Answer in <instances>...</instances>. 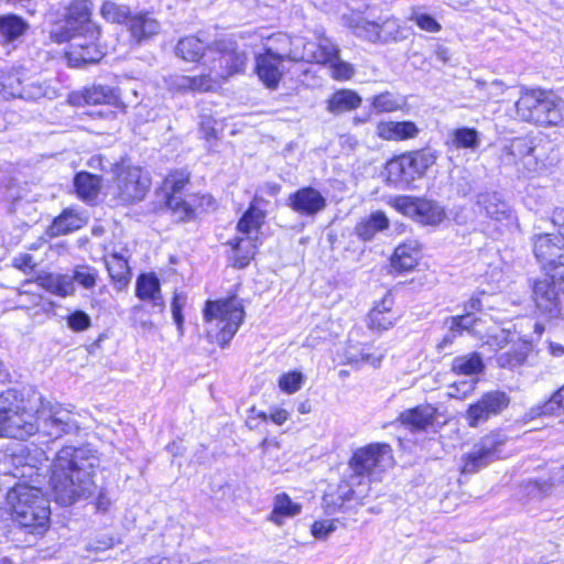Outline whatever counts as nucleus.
I'll return each mask as SVG.
<instances>
[{
  "mask_svg": "<svg viewBox=\"0 0 564 564\" xmlns=\"http://www.w3.org/2000/svg\"><path fill=\"white\" fill-rule=\"evenodd\" d=\"M186 304V296L182 293H175L171 308H172V315L173 319L177 326V330L180 335H183V324H184V317L182 314V310Z\"/></svg>",
  "mask_w": 564,
  "mask_h": 564,
  "instance_id": "59",
  "label": "nucleus"
},
{
  "mask_svg": "<svg viewBox=\"0 0 564 564\" xmlns=\"http://www.w3.org/2000/svg\"><path fill=\"white\" fill-rule=\"evenodd\" d=\"M288 205L297 214L314 217L326 208V198L323 194L311 186L302 187L291 194Z\"/></svg>",
  "mask_w": 564,
  "mask_h": 564,
  "instance_id": "20",
  "label": "nucleus"
},
{
  "mask_svg": "<svg viewBox=\"0 0 564 564\" xmlns=\"http://www.w3.org/2000/svg\"><path fill=\"white\" fill-rule=\"evenodd\" d=\"M410 20L423 31L436 33L441 30V24L431 15L414 11Z\"/></svg>",
  "mask_w": 564,
  "mask_h": 564,
  "instance_id": "58",
  "label": "nucleus"
},
{
  "mask_svg": "<svg viewBox=\"0 0 564 564\" xmlns=\"http://www.w3.org/2000/svg\"><path fill=\"white\" fill-rule=\"evenodd\" d=\"M86 224L85 217L73 208L65 209L56 217L50 227L51 236H61L82 228Z\"/></svg>",
  "mask_w": 564,
  "mask_h": 564,
  "instance_id": "36",
  "label": "nucleus"
},
{
  "mask_svg": "<svg viewBox=\"0 0 564 564\" xmlns=\"http://www.w3.org/2000/svg\"><path fill=\"white\" fill-rule=\"evenodd\" d=\"M304 381L305 377L301 371H289L280 377L279 388L288 394H293L301 390Z\"/></svg>",
  "mask_w": 564,
  "mask_h": 564,
  "instance_id": "54",
  "label": "nucleus"
},
{
  "mask_svg": "<svg viewBox=\"0 0 564 564\" xmlns=\"http://www.w3.org/2000/svg\"><path fill=\"white\" fill-rule=\"evenodd\" d=\"M476 203L487 217L496 221L511 223L514 220L511 208L498 193H481L477 196Z\"/></svg>",
  "mask_w": 564,
  "mask_h": 564,
  "instance_id": "27",
  "label": "nucleus"
},
{
  "mask_svg": "<svg viewBox=\"0 0 564 564\" xmlns=\"http://www.w3.org/2000/svg\"><path fill=\"white\" fill-rule=\"evenodd\" d=\"M505 436L500 433H491L486 435L479 443L478 457L485 458L500 452V448L505 444Z\"/></svg>",
  "mask_w": 564,
  "mask_h": 564,
  "instance_id": "51",
  "label": "nucleus"
},
{
  "mask_svg": "<svg viewBox=\"0 0 564 564\" xmlns=\"http://www.w3.org/2000/svg\"><path fill=\"white\" fill-rule=\"evenodd\" d=\"M361 97L351 89L335 91L327 101V110L330 113H341L357 109L361 105Z\"/></svg>",
  "mask_w": 564,
  "mask_h": 564,
  "instance_id": "37",
  "label": "nucleus"
},
{
  "mask_svg": "<svg viewBox=\"0 0 564 564\" xmlns=\"http://www.w3.org/2000/svg\"><path fill=\"white\" fill-rule=\"evenodd\" d=\"M480 134L474 128H458L451 133V143L455 149L476 151L480 147Z\"/></svg>",
  "mask_w": 564,
  "mask_h": 564,
  "instance_id": "43",
  "label": "nucleus"
},
{
  "mask_svg": "<svg viewBox=\"0 0 564 564\" xmlns=\"http://www.w3.org/2000/svg\"><path fill=\"white\" fill-rule=\"evenodd\" d=\"M557 235L535 234L532 237L533 252L543 272L555 273L564 264V209L556 208L551 217Z\"/></svg>",
  "mask_w": 564,
  "mask_h": 564,
  "instance_id": "12",
  "label": "nucleus"
},
{
  "mask_svg": "<svg viewBox=\"0 0 564 564\" xmlns=\"http://www.w3.org/2000/svg\"><path fill=\"white\" fill-rule=\"evenodd\" d=\"M40 405L35 417L28 411L9 415L6 424H0V436L24 438L42 427L50 436L59 437L79 429L70 411L58 403L39 398Z\"/></svg>",
  "mask_w": 564,
  "mask_h": 564,
  "instance_id": "2",
  "label": "nucleus"
},
{
  "mask_svg": "<svg viewBox=\"0 0 564 564\" xmlns=\"http://www.w3.org/2000/svg\"><path fill=\"white\" fill-rule=\"evenodd\" d=\"M412 183L422 177L434 165L435 154L430 150L413 151L403 154Z\"/></svg>",
  "mask_w": 564,
  "mask_h": 564,
  "instance_id": "32",
  "label": "nucleus"
},
{
  "mask_svg": "<svg viewBox=\"0 0 564 564\" xmlns=\"http://www.w3.org/2000/svg\"><path fill=\"white\" fill-rule=\"evenodd\" d=\"M67 326L73 332H84L91 326L90 316L84 311H75L67 316Z\"/></svg>",
  "mask_w": 564,
  "mask_h": 564,
  "instance_id": "56",
  "label": "nucleus"
},
{
  "mask_svg": "<svg viewBox=\"0 0 564 564\" xmlns=\"http://www.w3.org/2000/svg\"><path fill=\"white\" fill-rule=\"evenodd\" d=\"M477 319L468 313L458 316H452L447 319V323H451L452 332H459L462 334L464 330H469L476 324Z\"/></svg>",
  "mask_w": 564,
  "mask_h": 564,
  "instance_id": "60",
  "label": "nucleus"
},
{
  "mask_svg": "<svg viewBox=\"0 0 564 564\" xmlns=\"http://www.w3.org/2000/svg\"><path fill=\"white\" fill-rule=\"evenodd\" d=\"M386 181L398 188H406L412 184L403 154L389 160L384 166Z\"/></svg>",
  "mask_w": 564,
  "mask_h": 564,
  "instance_id": "35",
  "label": "nucleus"
},
{
  "mask_svg": "<svg viewBox=\"0 0 564 564\" xmlns=\"http://www.w3.org/2000/svg\"><path fill=\"white\" fill-rule=\"evenodd\" d=\"M100 31L98 26H89L86 33L68 34L57 30L51 31V36L56 42L69 41V50L66 52L68 64L80 67L85 64H94L101 59L102 52L97 45Z\"/></svg>",
  "mask_w": 564,
  "mask_h": 564,
  "instance_id": "14",
  "label": "nucleus"
},
{
  "mask_svg": "<svg viewBox=\"0 0 564 564\" xmlns=\"http://www.w3.org/2000/svg\"><path fill=\"white\" fill-rule=\"evenodd\" d=\"M436 410L430 404H421L415 408L402 411L399 416V423L411 432L426 431L433 425Z\"/></svg>",
  "mask_w": 564,
  "mask_h": 564,
  "instance_id": "25",
  "label": "nucleus"
},
{
  "mask_svg": "<svg viewBox=\"0 0 564 564\" xmlns=\"http://www.w3.org/2000/svg\"><path fill=\"white\" fill-rule=\"evenodd\" d=\"M302 510V506L292 501L285 492L278 494L273 499V509L269 516V520L281 527L285 518H293Z\"/></svg>",
  "mask_w": 564,
  "mask_h": 564,
  "instance_id": "34",
  "label": "nucleus"
},
{
  "mask_svg": "<svg viewBox=\"0 0 564 564\" xmlns=\"http://www.w3.org/2000/svg\"><path fill=\"white\" fill-rule=\"evenodd\" d=\"M175 51L184 61H203L221 78L245 72L248 61L247 52L231 39H219L206 44L200 37L185 36L178 41Z\"/></svg>",
  "mask_w": 564,
  "mask_h": 564,
  "instance_id": "1",
  "label": "nucleus"
},
{
  "mask_svg": "<svg viewBox=\"0 0 564 564\" xmlns=\"http://www.w3.org/2000/svg\"><path fill=\"white\" fill-rule=\"evenodd\" d=\"M370 102L377 113H384L401 110L405 105V99L390 91H384L373 96Z\"/></svg>",
  "mask_w": 564,
  "mask_h": 564,
  "instance_id": "46",
  "label": "nucleus"
},
{
  "mask_svg": "<svg viewBox=\"0 0 564 564\" xmlns=\"http://www.w3.org/2000/svg\"><path fill=\"white\" fill-rule=\"evenodd\" d=\"M378 460H345L338 464V470L344 475L345 486L338 488L337 494H326L323 498L324 509L333 514L344 508L345 501L355 496L352 487L361 485L365 477L373 476V469Z\"/></svg>",
  "mask_w": 564,
  "mask_h": 564,
  "instance_id": "13",
  "label": "nucleus"
},
{
  "mask_svg": "<svg viewBox=\"0 0 564 564\" xmlns=\"http://www.w3.org/2000/svg\"><path fill=\"white\" fill-rule=\"evenodd\" d=\"M264 218L265 213L252 203L238 221L237 236L229 241V261L234 267L246 268L254 258Z\"/></svg>",
  "mask_w": 564,
  "mask_h": 564,
  "instance_id": "9",
  "label": "nucleus"
},
{
  "mask_svg": "<svg viewBox=\"0 0 564 564\" xmlns=\"http://www.w3.org/2000/svg\"><path fill=\"white\" fill-rule=\"evenodd\" d=\"M401 317L394 308V300L390 294L377 303L368 314V327L372 330L383 332L391 328Z\"/></svg>",
  "mask_w": 564,
  "mask_h": 564,
  "instance_id": "23",
  "label": "nucleus"
},
{
  "mask_svg": "<svg viewBox=\"0 0 564 564\" xmlns=\"http://www.w3.org/2000/svg\"><path fill=\"white\" fill-rule=\"evenodd\" d=\"M150 186L147 175L138 167H131L122 171L118 175L117 187L118 196L126 203H132L143 199Z\"/></svg>",
  "mask_w": 564,
  "mask_h": 564,
  "instance_id": "19",
  "label": "nucleus"
},
{
  "mask_svg": "<svg viewBox=\"0 0 564 564\" xmlns=\"http://www.w3.org/2000/svg\"><path fill=\"white\" fill-rule=\"evenodd\" d=\"M15 520L32 533H42L50 522L51 509L39 488L21 484L8 494Z\"/></svg>",
  "mask_w": 564,
  "mask_h": 564,
  "instance_id": "6",
  "label": "nucleus"
},
{
  "mask_svg": "<svg viewBox=\"0 0 564 564\" xmlns=\"http://www.w3.org/2000/svg\"><path fill=\"white\" fill-rule=\"evenodd\" d=\"M90 449L86 446H64L55 458H89Z\"/></svg>",
  "mask_w": 564,
  "mask_h": 564,
  "instance_id": "61",
  "label": "nucleus"
},
{
  "mask_svg": "<svg viewBox=\"0 0 564 564\" xmlns=\"http://www.w3.org/2000/svg\"><path fill=\"white\" fill-rule=\"evenodd\" d=\"M484 367L481 357L476 352L455 357L452 361V370L456 375L474 377L482 372Z\"/></svg>",
  "mask_w": 564,
  "mask_h": 564,
  "instance_id": "40",
  "label": "nucleus"
},
{
  "mask_svg": "<svg viewBox=\"0 0 564 564\" xmlns=\"http://www.w3.org/2000/svg\"><path fill=\"white\" fill-rule=\"evenodd\" d=\"M147 308L144 304L134 305L131 310V318L133 324L144 332H152L154 329V323L145 317Z\"/></svg>",
  "mask_w": 564,
  "mask_h": 564,
  "instance_id": "57",
  "label": "nucleus"
},
{
  "mask_svg": "<svg viewBox=\"0 0 564 564\" xmlns=\"http://www.w3.org/2000/svg\"><path fill=\"white\" fill-rule=\"evenodd\" d=\"M421 257L420 245L415 240H409L399 245L391 258V265L399 271H410Z\"/></svg>",
  "mask_w": 564,
  "mask_h": 564,
  "instance_id": "28",
  "label": "nucleus"
},
{
  "mask_svg": "<svg viewBox=\"0 0 564 564\" xmlns=\"http://www.w3.org/2000/svg\"><path fill=\"white\" fill-rule=\"evenodd\" d=\"M554 482L549 479H535L521 482L516 490L517 500L523 505L529 506L532 503L542 502L546 498L551 497Z\"/></svg>",
  "mask_w": 564,
  "mask_h": 564,
  "instance_id": "26",
  "label": "nucleus"
},
{
  "mask_svg": "<svg viewBox=\"0 0 564 564\" xmlns=\"http://www.w3.org/2000/svg\"><path fill=\"white\" fill-rule=\"evenodd\" d=\"M219 77L215 75L191 76V91H207L213 88Z\"/></svg>",
  "mask_w": 564,
  "mask_h": 564,
  "instance_id": "63",
  "label": "nucleus"
},
{
  "mask_svg": "<svg viewBox=\"0 0 564 564\" xmlns=\"http://www.w3.org/2000/svg\"><path fill=\"white\" fill-rule=\"evenodd\" d=\"M380 44L400 42L406 39L405 29L399 19L391 15L379 22Z\"/></svg>",
  "mask_w": 564,
  "mask_h": 564,
  "instance_id": "45",
  "label": "nucleus"
},
{
  "mask_svg": "<svg viewBox=\"0 0 564 564\" xmlns=\"http://www.w3.org/2000/svg\"><path fill=\"white\" fill-rule=\"evenodd\" d=\"M89 26H97L90 20V7L87 0H74L66 13L63 25L56 24L53 30L68 34L86 33Z\"/></svg>",
  "mask_w": 564,
  "mask_h": 564,
  "instance_id": "21",
  "label": "nucleus"
},
{
  "mask_svg": "<svg viewBox=\"0 0 564 564\" xmlns=\"http://www.w3.org/2000/svg\"><path fill=\"white\" fill-rule=\"evenodd\" d=\"M500 160L505 165L514 166L525 177L540 175L547 170L546 159L529 135L507 140L501 147Z\"/></svg>",
  "mask_w": 564,
  "mask_h": 564,
  "instance_id": "10",
  "label": "nucleus"
},
{
  "mask_svg": "<svg viewBox=\"0 0 564 564\" xmlns=\"http://www.w3.org/2000/svg\"><path fill=\"white\" fill-rule=\"evenodd\" d=\"M531 348L527 340L514 341L508 350L497 355L496 361L500 368L514 369L523 365Z\"/></svg>",
  "mask_w": 564,
  "mask_h": 564,
  "instance_id": "33",
  "label": "nucleus"
},
{
  "mask_svg": "<svg viewBox=\"0 0 564 564\" xmlns=\"http://www.w3.org/2000/svg\"><path fill=\"white\" fill-rule=\"evenodd\" d=\"M23 411L26 410L17 390L8 389L0 393V424H6L9 415Z\"/></svg>",
  "mask_w": 564,
  "mask_h": 564,
  "instance_id": "44",
  "label": "nucleus"
},
{
  "mask_svg": "<svg viewBox=\"0 0 564 564\" xmlns=\"http://www.w3.org/2000/svg\"><path fill=\"white\" fill-rule=\"evenodd\" d=\"M516 115L521 121L557 126L564 122V99L540 89L525 90L516 102Z\"/></svg>",
  "mask_w": 564,
  "mask_h": 564,
  "instance_id": "7",
  "label": "nucleus"
},
{
  "mask_svg": "<svg viewBox=\"0 0 564 564\" xmlns=\"http://www.w3.org/2000/svg\"><path fill=\"white\" fill-rule=\"evenodd\" d=\"M68 102L77 107L105 104L122 110L126 108L118 89L102 85H94L83 90L70 93L68 95Z\"/></svg>",
  "mask_w": 564,
  "mask_h": 564,
  "instance_id": "18",
  "label": "nucleus"
},
{
  "mask_svg": "<svg viewBox=\"0 0 564 564\" xmlns=\"http://www.w3.org/2000/svg\"><path fill=\"white\" fill-rule=\"evenodd\" d=\"M100 14L108 22L121 24L129 22L130 9L124 4L107 0L101 4Z\"/></svg>",
  "mask_w": 564,
  "mask_h": 564,
  "instance_id": "48",
  "label": "nucleus"
},
{
  "mask_svg": "<svg viewBox=\"0 0 564 564\" xmlns=\"http://www.w3.org/2000/svg\"><path fill=\"white\" fill-rule=\"evenodd\" d=\"M135 296L142 302L150 303L152 313H163L165 310L160 280L154 273H142L138 276Z\"/></svg>",
  "mask_w": 564,
  "mask_h": 564,
  "instance_id": "22",
  "label": "nucleus"
},
{
  "mask_svg": "<svg viewBox=\"0 0 564 564\" xmlns=\"http://www.w3.org/2000/svg\"><path fill=\"white\" fill-rule=\"evenodd\" d=\"M73 283L77 282L82 288L90 290L96 285L98 279V270L89 265H78L75 268Z\"/></svg>",
  "mask_w": 564,
  "mask_h": 564,
  "instance_id": "52",
  "label": "nucleus"
},
{
  "mask_svg": "<svg viewBox=\"0 0 564 564\" xmlns=\"http://www.w3.org/2000/svg\"><path fill=\"white\" fill-rule=\"evenodd\" d=\"M36 281L42 289L61 297H66L75 292L73 279L68 274L45 273L39 275Z\"/></svg>",
  "mask_w": 564,
  "mask_h": 564,
  "instance_id": "30",
  "label": "nucleus"
},
{
  "mask_svg": "<svg viewBox=\"0 0 564 564\" xmlns=\"http://www.w3.org/2000/svg\"><path fill=\"white\" fill-rule=\"evenodd\" d=\"M337 519H325L312 524L311 533L317 540H326L337 529Z\"/></svg>",
  "mask_w": 564,
  "mask_h": 564,
  "instance_id": "55",
  "label": "nucleus"
},
{
  "mask_svg": "<svg viewBox=\"0 0 564 564\" xmlns=\"http://www.w3.org/2000/svg\"><path fill=\"white\" fill-rule=\"evenodd\" d=\"M93 468L88 460H53L50 482L54 500L66 507L90 495Z\"/></svg>",
  "mask_w": 564,
  "mask_h": 564,
  "instance_id": "4",
  "label": "nucleus"
},
{
  "mask_svg": "<svg viewBox=\"0 0 564 564\" xmlns=\"http://www.w3.org/2000/svg\"><path fill=\"white\" fill-rule=\"evenodd\" d=\"M564 409V386L560 388L552 398L544 404L542 413L546 414L555 409Z\"/></svg>",
  "mask_w": 564,
  "mask_h": 564,
  "instance_id": "64",
  "label": "nucleus"
},
{
  "mask_svg": "<svg viewBox=\"0 0 564 564\" xmlns=\"http://www.w3.org/2000/svg\"><path fill=\"white\" fill-rule=\"evenodd\" d=\"M188 180L189 174L184 170H178L170 173L162 185L166 206L178 221L188 220L194 216L191 197L184 198L182 195Z\"/></svg>",
  "mask_w": 564,
  "mask_h": 564,
  "instance_id": "15",
  "label": "nucleus"
},
{
  "mask_svg": "<svg viewBox=\"0 0 564 564\" xmlns=\"http://www.w3.org/2000/svg\"><path fill=\"white\" fill-rule=\"evenodd\" d=\"M391 205L399 213L423 225L435 226L445 218V210L441 205L424 198L398 196L392 200Z\"/></svg>",
  "mask_w": 564,
  "mask_h": 564,
  "instance_id": "16",
  "label": "nucleus"
},
{
  "mask_svg": "<svg viewBox=\"0 0 564 564\" xmlns=\"http://www.w3.org/2000/svg\"><path fill=\"white\" fill-rule=\"evenodd\" d=\"M22 84L20 76L15 73H8L1 77V94L3 98H20L22 94Z\"/></svg>",
  "mask_w": 564,
  "mask_h": 564,
  "instance_id": "49",
  "label": "nucleus"
},
{
  "mask_svg": "<svg viewBox=\"0 0 564 564\" xmlns=\"http://www.w3.org/2000/svg\"><path fill=\"white\" fill-rule=\"evenodd\" d=\"M242 40L253 39L252 45L262 44L264 47L263 54L256 56V69L260 80L271 89L278 87L283 76V61L301 62L292 57L296 48L295 42L301 36L290 37L286 34L278 33L274 35L265 36L262 33L254 32L246 36L241 34Z\"/></svg>",
  "mask_w": 564,
  "mask_h": 564,
  "instance_id": "3",
  "label": "nucleus"
},
{
  "mask_svg": "<svg viewBox=\"0 0 564 564\" xmlns=\"http://www.w3.org/2000/svg\"><path fill=\"white\" fill-rule=\"evenodd\" d=\"M420 129L413 121L380 120L376 124V135L384 141H405L417 137Z\"/></svg>",
  "mask_w": 564,
  "mask_h": 564,
  "instance_id": "24",
  "label": "nucleus"
},
{
  "mask_svg": "<svg viewBox=\"0 0 564 564\" xmlns=\"http://www.w3.org/2000/svg\"><path fill=\"white\" fill-rule=\"evenodd\" d=\"M74 186L82 199L91 202L99 193L100 180L90 173L80 172L75 176Z\"/></svg>",
  "mask_w": 564,
  "mask_h": 564,
  "instance_id": "41",
  "label": "nucleus"
},
{
  "mask_svg": "<svg viewBox=\"0 0 564 564\" xmlns=\"http://www.w3.org/2000/svg\"><path fill=\"white\" fill-rule=\"evenodd\" d=\"M295 45L293 58L303 59V62L307 63L328 65L332 77L337 80H348L354 76L355 69L352 65L339 58L338 46L328 37L317 34L315 42L299 39Z\"/></svg>",
  "mask_w": 564,
  "mask_h": 564,
  "instance_id": "8",
  "label": "nucleus"
},
{
  "mask_svg": "<svg viewBox=\"0 0 564 564\" xmlns=\"http://www.w3.org/2000/svg\"><path fill=\"white\" fill-rule=\"evenodd\" d=\"M510 403L509 395L499 390L489 391L475 403L470 404L466 412V420L471 427L487 422L491 416L500 414Z\"/></svg>",
  "mask_w": 564,
  "mask_h": 564,
  "instance_id": "17",
  "label": "nucleus"
},
{
  "mask_svg": "<svg viewBox=\"0 0 564 564\" xmlns=\"http://www.w3.org/2000/svg\"><path fill=\"white\" fill-rule=\"evenodd\" d=\"M389 227V219L383 212L377 210L362 218L356 226V234L362 240H371L377 232Z\"/></svg>",
  "mask_w": 564,
  "mask_h": 564,
  "instance_id": "38",
  "label": "nucleus"
},
{
  "mask_svg": "<svg viewBox=\"0 0 564 564\" xmlns=\"http://www.w3.org/2000/svg\"><path fill=\"white\" fill-rule=\"evenodd\" d=\"M205 333L210 343L227 346L243 322L245 311L236 296L207 301L203 311Z\"/></svg>",
  "mask_w": 564,
  "mask_h": 564,
  "instance_id": "5",
  "label": "nucleus"
},
{
  "mask_svg": "<svg viewBox=\"0 0 564 564\" xmlns=\"http://www.w3.org/2000/svg\"><path fill=\"white\" fill-rule=\"evenodd\" d=\"M110 279L118 290H122L130 281V269L126 257L119 252H111L104 258Z\"/></svg>",
  "mask_w": 564,
  "mask_h": 564,
  "instance_id": "31",
  "label": "nucleus"
},
{
  "mask_svg": "<svg viewBox=\"0 0 564 564\" xmlns=\"http://www.w3.org/2000/svg\"><path fill=\"white\" fill-rule=\"evenodd\" d=\"M347 24L356 36L370 43H380L379 22L356 17L349 19Z\"/></svg>",
  "mask_w": 564,
  "mask_h": 564,
  "instance_id": "39",
  "label": "nucleus"
},
{
  "mask_svg": "<svg viewBox=\"0 0 564 564\" xmlns=\"http://www.w3.org/2000/svg\"><path fill=\"white\" fill-rule=\"evenodd\" d=\"M56 90L53 87L46 85V83L32 80L26 84H22V94L20 98L28 101H35L41 98L53 99L56 97Z\"/></svg>",
  "mask_w": 564,
  "mask_h": 564,
  "instance_id": "47",
  "label": "nucleus"
},
{
  "mask_svg": "<svg viewBox=\"0 0 564 564\" xmlns=\"http://www.w3.org/2000/svg\"><path fill=\"white\" fill-rule=\"evenodd\" d=\"M128 26L132 37L137 41L152 37L161 30L160 22L148 12L130 17Z\"/></svg>",
  "mask_w": 564,
  "mask_h": 564,
  "instance_id": "29",
  "label": "nucleus"
},
{
  "mask_svg": "<svg viewBox=\"0 0 564 564\" xmlns=\"http://www.w3.org/2000/svg\"><path fill=\"white\" fill-rule=\"evenodd\" d=\"M477 381H478L477 379L473 378L468 381H460V382L454 383L453 386L449 387L448 394L452 398H458V399L465 398L468 393H470L475 389Z\"/></svg>",
  "mask_w": 564,
  "mask_h": 564,
  "instance_id": "62",
  "label": "nucleus"
},
{
  "mask_svg": "<svg viewBox=\"0 0 564 564\" xmlns=\"http://www.w3.org/2000/svg\"><path fill=\"white\" fill-rule=\"evenodd\" d=\"M391 453L392 449L389 444L372 443L357 448L351 458H381L384 456H391Z\"/></svg>",
  "mask_w": 564,
  "mask_h": 564,
  "instance_id": "50",
  "label": "nucleus"
},
{
  "mask_svg": "<svg viewBox=\"0 0 564 564\" xmlns=\"http://www.w3.org/2000/svg\"><path fill=\"white\" fill-rule=\"evenodd\" d=\"M239 487L235 484H215L212 487V494L213 498L221 503H232L238 498H240L239 495Z\"/></svg>",
  "mask_w": 564,
  "mask_h": 564,
  "instance_id": "53",
  "label": "nucleus"
},
{
  "mask_svg": "<svg viewBox=\"0 0 564 564\" xmlns=\"http://www.w3.org/2000/svg\"><path fill=\"white\" fill-rule=\"evenodd\" d=\"M536 312L547 321L562 317L564 304V264L555 273L544 272L532 286Z\"/></svg>",
  "mask_w": 564,
  "mask_h": 564,
  "instance_id": "11",
  "label": "nucleus"
},
{
  "mask_svg": "<svg viewBox=\"0 0 564 564\" xmlns=\"http://www.w3.org/2000/svg\"><path fill=\"white\" fill-rule=\"evenodd\" d=\"M28 24L17 15L0 18V43H10L19 39L26 31Z\"/></svg>",
  "mask_w": 564,
  "mask_h": 564,
  "instance_id": "42",
  "label": "nucleus"
}]
</instances>
